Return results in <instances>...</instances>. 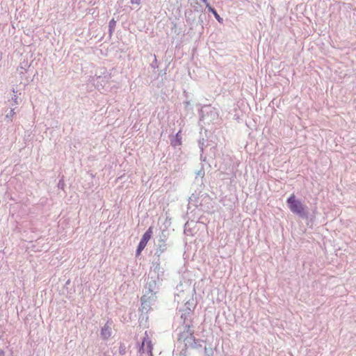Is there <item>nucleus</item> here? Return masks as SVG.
I'll return each mask as SVG.
<instances>
[{
  "label": "nucleus",
  "instance_id": "1",
  "mask_svg": "<svg viewBox=\"0 0 356 356\" xmlns=\"http://www.w3.org/2000/svg\"><path fill=\"white\" fill-rule=\"evenodd\" d=\"M290 211L298 215H305V207L302 202L297 200L295 194H291L286 201Z\"/></svg>",
  "mask_w": 356,
  "mask_h": 356
},
{
  "label": "nucleus",
  "instance_id": "2",
  "mask_svg": "<svg viewBox=\"0 0 356 356\" xmlns=\"http://www.w3.org/2000/svg\"><path fill=\"white\" fill-rule=\"evenodd\" d=\"M156 300V296L154 294L151 295L144 294L141 298V310L143 312L147 313L150 309L151 305H153Z\"/></svg>",
  "mask_w": 356,
  "mask_h": 356
},
{
  "label": "nucleus",
  "instance_id": "3",
  "mask_svg": "<svg viewBox=\"0 0 356 356\" xmlns=\"http://www.w3.org/2000/svg\"><path fill=\"white\" fill-rule=\"evenodd\" d=\"M152 349L153 346L152 343V341L150 340L147 332H145V337H143L141 346L140 348L139 352L140 354L147 353L149 356L152 355Z\"/></svg>",
  "mask_w": 356,
  "mask_h": 356
},
{
  "label": "nucleus",
  "instance_id": "4",
  "mask_svg": "<svg viewBox=\"0 0 356 356\" xmlns=\"http://www.w3.org/2000/svg\"><path fill=\"white\" fill-rule=\"evenodd\" d=\"M151 274L152 273L149 274L147 280L145 294H148L149 296L151 293H153L154 296H156V293L158 292V286L154 276L150 277Z\"/></svg>",
  "mask_w": 356,
  "mask_h": 356
},
{
  "label": "nucleus",
  "instance_id": "5",
  "mask_svg": "<svg viewBox=\"0 0 356 356\" xmlns=\"http://www.w3.org/2000/svg\"><path fill=\"white\" fill-rule=\"evenodd\" d=\"M152 235V227H150L149 229L145 232L143 235V237L138 244L136 253L137 254H140L142 250L145 248L148 241L150 239Z\"/></svg>",
  "mask_w": 356,
  "mask_h": 356
},
{
  "label": "nucleus",
  "instance_id": "6",
  "mask_svg": "<svg viewBox=\"0 0 356 356\" xmlns=\"http://www.w3.org/2000/svg\"><path fill=\"white\" fill-rule=\"evenodd\" d=\"M13 95L10 99H8V102L10 103V107H16L22 102V99L19 97L21 95V92L19 90H15L13 89Z\"/></svg>",
  "mask_w": 356,
  "mask_h": 356
},
{
  "label": "nucleus",
  "instance_id": "7",
  "mask_svg": "<svg viewBox=\"0 0 356 356\" xmlns=\"http://www.w3.org/2000/svg\"><path fill=\"white\" fill-rule=\"evenodd\" d=\"M112 323L107 322L102 328L101 337L104 339H108L112 334Z\"/></svg>",
  "mask_w": 356,
  "mask_h": 356
},
{
  "label": "nucleus",
  "instance_id": "8",
  "mask_svg": "<svg viewBox=\"0 0 356 356\" xmlns=\"http://www.w3.org/2000/svg\"><path fill=\"white\" fill-rule=\"evenodd\" d=\"M207 8L210 12L213 13L215 17L218 21V22H223L222 17H220V15L218 14L217 11L216 10L215 8H213V7L211 6L210 3H207Z\"/></svg>",
  "mask_w": 356,
  "mask_h": 356
},
{
  "label": "nucleus",
  "instance_id": "9",
  "mask_svg": "<svg viewBox=\"0 0 356 356\" xmlns=\"http://www.w3.org/2000/svg\"><path fill=\"white\" fill-rule=\"evenodd\" d=\"M15 108L16 107H10V111L6 115V118L10 122L13 121V117L16 114Z\"/></svg>",
  "mask_w": 356,
  "mask_h": 356
},
{
  "label": "nucleus",
  "instance_id": "10",
  "mask_svg": "<svg viewBox=\"0 0 356 356\" xmlns=\"http://www.w3.org/2000/svg\"><path fill=\"white\" fill-rule=\"evenodd\" d=\"M115 25H116V22L112 19L110 22H109V24H108V26H109V31H110V33L111 34L112 32L113 31L115 27Z\"/></svg>",
  "mask_w": 356,
  "mask_h": 356
},
{
  "label": "nucleus",
  "instance_id": "11",
  "mask_svg": "<svg viewBox=\"0 0 356 356\" xmlns=\"http://www.w3.org/2000/svg\"><path fill=\"white\" fill-rule=\"evenodd\" d=\"M171 145L174 147L178 145V133L172 136V138L171 139Z\"/></svg>",
  "mask_w": 356,
  "mask_h": 356
},
{
  "label": "nucleus",
  "instance_id": "12",
  "mask_svg": "<svg viewBox=\"0 0 356 356\" xmlns=\"http://www.w3.org/2000/svg\"><path fill=\"white\" fill-rule=\"evenodd\" d=\"M131 3L132 4L139 5L140 3V0H131Z\"/></svg>",
  "mask_w": 356,
  "mask_h": 356
},
{
  "label": "nucleus",
  "instance_id": "13",
  "mask_svg": "<svg viewBox=\"0 0 356 356\" xmlns=\"http://www.w3.org/2000/svg\"><path fill=\"white\" fill-rule=\"evenodd\" d=\"M156 57H154V62L152 63V67L154 69L158 67L156 65Z\"/></svg>",
  "mask_w": 356,
  "mask_h": 356
},
{
  "label": "nucleus",
  "instance_id": "14",
  "mask_svg": "<svg viewBox=\"0 0 356 356\" xmlns=\"http://www.w3.org/2000/svg\"><path fill=\"white\" fill-rule=\"evenodd\" d=\"M202 1H203L206 4V6L207 7V3H209L207 0H202Z\"/></svg>",
  "mask_w": 356,
  "mask_h": 356
},
{
  "label": "nucleus",
  "instance_id": "15",
  "mask_svg": "<svg viewBox=\"0 0 356 356\" xmlns=\"http://www.w3.org/2000/svg\"><path fill=\"white\" fill-rule=\"evenodd\" d=\"M4 354L3 351L0 350V356H3Z\"/></svg>",
  "mask_w": 356,
  "mask_h": 356
}]
</instances>
